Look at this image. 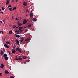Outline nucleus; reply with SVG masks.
<instances>
[{"mask_svg": "<svg viewBox=\"0 0 78 78\" xmlns=\"http://www.w3.org/2000/svg\"><path fill=\"white\" fill-rule=\"evenodd\" d=\"M15 42L16 44H17L18 45H20V44H19V40L17 39H16L15 40Z\"/></svg>", "mask_w": 78, "mask_h": 78, "instance_id": "nucleus-1", "label": "nucleus"}, {"mask_svg": "<svg viewBox=\"0 0 78 78\" xmlns=\"http://www.w3.org/2000/svg\"><path fill=\"white\" fill-rule=\"evenodd\" d=\"M16 50L19 53H22V51L20 48H16Z\"/></svg>", "mask_w": 78, "mask_h": 78, "instance_id": "nucleus-2", "label": "nucleus"}, {"mask_svg": "<svg viewBox=\"0 0 78 78\" xmlns=\"http://www.w3.org/2000/svg\"><path fill=\"white\" fill-rule=\"evenodd\" d=\"M4 67H5V66H4V65H3V64H1L0 66L1 68L2 69H3V68Z\"/></svg>", "mask_w": 78, "mask_h": 78, "instance_id": "nucleus-3", "label": "nucleus"}, {"mask_svg": "<svg viewBox=\"0 0 78 78\" xmlns=\"http://www.w3.org/2000/svg\"><path fill=\"white\" fill-rule=\"evenodd\" d=\"M27 22V21L26 20H24L23 22V24L25 25V24Z\"/></svg>", "mask_w": 78, "mask_h": 78, "instance_id": "nucleus-4", "label": "nucleus"}, {"mask_svg": "<svg viewBox=\"0 0 78 78\" xmlns=\"http://www.w3.org/2000/svg\"><path fill=\"white\" fill-rule=\"evenodd\" d=\"M15 36L16 37H18V38H20V36L16 34Z\"/></svg>", "mask_w": 78, "mask_h": 78, "instance_id": "nucleus-5", "label": "nucleus"}, {"mask_svg": "<svg viewBox=\"0 0 78 78\" xmlns=\"http://www.w3.org/2000/svg\"><path fill=\"white\" fill-rule=\"evenodd\" d=\"M4 46L5 47H6V48H9V46H8L7 44H5Z\"/></svg>", "mask_w": 78, "mask_h": 78, "instance_id": "nucleus-6", "label": "nucleus"}, {"mask_svg": "<svg viewBox=\"0 0 78 78\" xmlns=\"http://www.w3.org/2000/svg\"><path fill=\"white\" fill-rule=\"evenodd\" d=\"M0 54H1V55H3V54H4V52L2 51H1Z\"/></svg>", "mask_w": 78, "mask_h": 78, "instance_id": "nucleus-7", "label": "nucleus"}, {"mask_svg": "<svg viewBox=\"0 0 78 78\" xmlns=\"http://www.w3.org/2000/svg\"><path fill=\"white\" fill-rule=\"evenodd\" d=\"M33 14L32 13H31L29 14L30 17H32V16H33Z\"/></svg>", "mask_w": 78, "mask_h": 78, "instance_id": "nucleus-8", "label": "nucleus"}, {"mask_svg": "<svg viewBox=\"0 0 78 78\" xmlns=\"http://www.w3.org/2000/svg\"><path fill=\"white\" fill-rule=\"evenodd\" d=\"M7 56H8V55L6 54H4L3 57L4 58H6V57H7Z\"/></svg>", "mask_w": 78, "mask_h": 78, "instance_id": "nucleus-9", "label": "nucleus"}, {"mask_svg": "<svg viewBox=\"0 0 78 78\" xmlns=\"http://www.w3.org/2000/svg\"><path fill=\"white\" fill-rule=\"evenodd\" d=\"M5 74H9V72H8L7 70L5 71Z\"/></svg>", "mask_w": 78, "mask_h": 78, "instance_id": "nucleus-10", "label": "nucleus"}, {"mask_svg": "<svg viewBox=\"0 0 78 78\" xmlns=\"http://www.w3.org/2000/svg\"><path fill=\"white\" fill-rule=\"evenodd\" d=\"M7 2L6 3V5H8V4H9V1H8V0H7Z\"/></svg>", "mask_w": 78, "mask_h": 78, "instance_id": "nucleus-11", "label": "nucleus"}, {"mask_svg": "<svg viewBox=\"0 0 78 78\" xmlns=\"http://www.w3.org/2000/svg\"><path fill=\"white\" fill-rule=\"evenodd\" d=\"M24 40V38L23 37L21 38V40H20L21 42H23V41Z\"/></svg>", "mask_w": 78, "mask_h": 78, "instance_id": "nucleus-12", "label": "nucleus"}, {"mask_svg": "<svg viewBox=\"0 0 78 78\" xmlns=\"http://www.w3.org/2000/svg\"><path fill=\"white\" fill-rule=\"evenodd\" d=\"M16 53V50H12V53Z\"/></svg>", "mask_w": 78, "mask_h": 78, "instance_id": "nucleus-13", "label": "nucleus"}, {"mask_svg": "<svg viewBox=\"0 0 78 78\" xmlns=\"http://www.w3.org/2000/svg\"><path fill=\"white\" fill-rule=\"evenodd\" d=\"M26 44L25 41H23V42L22 43V44L23 45V44Z\"/></svg>", "mask_w": 78, "mask_h": 78, "instance_id": "nucleus-14", "label": "nucleus"}, {"mask_svg": "<svg viewBox=\"0 0 78 78\" xmlns=\"http://www.w3.org/2000/svg\"><path fill=\"white\" fill-rule=\"evenodd\" d=\"M33 20L34 22H35L36 20V18H34L33 19Z\"/></svg>", "mask_w": 78, "mask_h": 78, "instance_id": "nucleus-15", "label": "nucleus"}, {"mask_svg": "<svg viewBox=\"0 0 78 78\" xmlns=\"http://www.w3.org/2000/svg\"><path fill=\"white\" fill-rule=\"evenodd\" d=\"M30 41V38H27L25 40V41Z\"/></svg>", "mask_w": 78, "mask_h": 78, "instance_id": "nucleus-16", "label": "nucleus"}, {"mask_svg": "<svg viewBox=\"0 0 78 78\" xmlns=\"http://www.w3.org/2000/svg\"><path fill=\"white\" fill-rule=\"evenodd\" d=\"M5 59L6 60V61H8V59L9 58L8 57H6L5 58Z\"/></svg>", "mask_w": 78, "mask_h": 78, "instance_id": "nucleus-17", "label": "nucleus"}, {"mask_svg": "<svg viewBox=\"0 0 78 78\" xmlns=\"http://www.w3.org/2000/svg\"><path fill=\"white\" fill-rule=\"evenodd\" d=\"M12 31L10 30V31L9 32V34H12Z\"/></svg>", "mask_w": 78, "mask_h": 78, "instance_id": "nucleus-18", "label": "nucleus"}, {"mask_svg": "<svg viewBox=\"0 0 78 78\" xmlns=\"http://www.w3.org/2000/svg\"><path fill=\"white\" fill-rule=\"evenodd\" d=\"M22 28H23V27H21L19 28V30H22Z\"/></svg>", "mask_w": 78, "mask_h": 78, "instance_id": "nucleus-19", "label": "nucleus"}, {"mask_svg": "<svg viewBox=\"0 0 78 78\" xmlns=\"http://www.w3.org/2000/svg\"><path fill=\"white\" fill-rule=\"evenodd\" d=\"M7 53H9V55H10V56H11V52H9V51H8L7 52Z\"/></svg>", "mask_w": 78, "mask_h": 78, "instance_id": "nucleus-20", "label": "nucleus"}, {"mask_svg": "<svg viewBox=\"0 0 78 78\" xmlns=\"http://www.w3.org/2000/svg\"><path fill=\"white\" fill-rule=\"evenodd\" d=\"M16 7H14L13 9H12V10L13 11H14V10H16Z\"/></svg>", "mask_w": 78, "mask_h": 78, "instance_id": "nucleus-21", "label": "nucleus"}, {"mask_svg": "<svg viewBox=\"0 0 78 78\" xmlns=\"http://www.w3.org/2000/svg\"><path fill=\"white\" fill-rule=\"evenodd\" d=\"M23 5L24 6H26L27 5V3L26 2H24L23 3Z\"/></svg>", "mask_w": 78, "mask_h": 78, "instance_id": "nucleus-22", "label": "nucleus"}, {"mask_svg": "<svg viewBox=\"0 0 78 78\" xmlns=\"http://www.w3.org/2000/svg\"><path fill=\"white\" fill-rule=\"evenodd\" d=\"M6 43L7 44H10V42H9V41H7L6 42Z\"/></svg>", "mask_w": 78, "mask_h": 78, "instance_id": "nucleus-23", "label": "nucleus"}, {"mask_svg": "<svg viewBox=\"0 0 78 78\" xmlns=\"http://www.w3.org/2000/svg\"><path fill=\"white\" fill-rule=\"evenodd\" d=\"M23 59H26L27 58V57H26L25 56H23Z\"/></svg>", "mask_w": 78, "mask_h": 78, "instance_id": "nucleus-24", "label": "nucleus"}, {"mask_svg": "<svg viewBox=\"0 0 78 78\" xmlns=\"http://www.w3.org/2000/svg\"><path fill=\"white\" fill-rule=\"evenodd\" d=\"M18 59H20V60L21 61L22 60V58L20 57L18 58Z\"/></svg>", "mask_w": 78, "mask_h": 78, "instance_id": "nucleus-25", "label": "nucleus"}, {"mask_svg": "<svg viewBox=\"0 0 78 78\" xmlns=\"http://www.w3.org/2000/svg\"><path fill=\"white\" fill-rule=\"evenodd\" d=\"M8 9H9V10L10 11H12V8H9Z\"/></svg>", "mask_w": 78, "mask_h": 78, "instance_id": "nucleus-26", "label": "nucleus"}, {"mask_svg": "<svg viewBox=\"0 0 78 78\" xmlns=\"http://www.w3.org/2000/svg\"><path fill=\"white\" fill-rule=\"evenodd\" d=\"M28 27H31V24H28Z\"/></svg>", "mask_w": 78, "mask_h": 78, "instance_id": "nucleus-27", "label": "nucleus"}, {"mask_svg": "<svg viewBox=\"0 0 78 78\" xmlns=\"http://www.w3.org/2000/svg\"><path fill=\"white\" fill-rule=\"evenodd\" d=\"M8 8H11V5H9L8 6Z\"/></svg>", "mask_w": 78, "mask_h": 78, "instance_id": "nucleus-28", "label": "nucleus"}, {"mask_svg": "<svg viewBox=\"0 0 78 78\" xmlns=\"http://www.w3.org/2000/svg\"><path fill=\"white\" fill-rule=\"evenodd\" d=\"M27 31H28V30H27V29L25 30H24V32H25V33H26V32H27Z\"/></svg>", "mask_w": 78, "mask_h": 78, "instance_id": "nucleus-29", "label": "nucleus"}, {"mask_svg": "<svg viewBox=\"0 0 78 78\" xmlns=\"http://www.w3.org/2000/svg\"><path fill=\"white\" fill-rule=\"evenodd\" d=\"M19 26H21V25H22V23H20L19 24H18Z\"/></svg>", "mask_w": 78, "mask_h": 78, "instance_id": "nucleus-30", "label": "nucleus"}, {"mask_svg": "<svg viewBox=\"0 0 78 78\" xmlns=\"http://www.w3.org/2000/svg\"><path fill=\"white\" fill-rule=\"evenodd\" d=\"M4 9H5V8L4 7L2 8V10L3 11H4Z\"/></svg>", "mask_w": 78, "mask_h": 78, "instance_id": "nucleus-31", "label": "nucleus"}, {"mask_svg": "<svg viewBox=\"0 0 78 78\" xmlns=\"http://www.w3.org/2000/svg\"><path fill=\"white\" fill-rule=\"evenodd\" d=\"M13 28H16V26L14 25H13Z\"/></svg>", "mask_w": 78, "mask_h": 78, "instance_id": "nucleus-32", "label": "nucleus"}, {"mask_svg": "<svg viewBox=\"0 0 78 78\" xmlns=\"http://www.w3.org/2000/svg\"><path fill=\"white\" fill-rule=\"evenodd\" d=\"M15 20H19V19H18L17 18H15Z\"/></svg>", "mask_w": 78, "mask_h": 78, "instance_id": "nucleus-33", "label": "nucleus"}, {"mask_svg": "<svg viewBox=\"0 0 78 78\" xmlns=\"http://www.w3.org/2000/svg\"><path fill=\"white\" fill-rule=\"evenodd\" d=\"M3 51H4V52H5V49L4 48H3Z\"/></svg>", "mask_w": 78, "mask_h": 78, "instance_id": "nucleus-34", "label": "nucleus"}, {"mask_svg": "<svg viewBox=\"0 0 78 78\" xmlns=\"http://www.w3.org/2000/svg\"><path fill=\"white\" fill-rule=\"evenodd\" d=\"M10 78H14V76H11L10 77Z\"/></svg>", "mask_w": 78, "mask_h": 78, "instance_id": "nucleus-35", "label": "nucleus"}, {"mask_svg": "<svg viewBox=\"0 0 78 78\" xmlns=\"http://www.w3.org/2000/svg\"><path fill=\"white\" fill-rule=\"evenodd\" d=\"M17 23H18V25H19L20 23V21H18L17 22Z\"/></svg>", "mask_w": 78, "mask_h": 78, "instance_id": "nucleus-36", "label": "nucleus"}, {"mask_svg": "<svg viewBox=\"0 0 78 78\" xmlns=\"http://www.w3.org/2000/svg\"><path fill=\"white\" fill-rule=\"evenodd\" d=\"M2 76V73H0V76Z\"/></svg>", "mask_w": 78, "mask_h": 78, "instance_id": "nucleus-37", "label": "nucleus"}, {"mask_svg": "<svg viewBox=\"0 0 78 78\" xmlns=\"http://www.w3.org/2000/svg\"><path fill=\"white\" fill-rule=\"evenodd\" d=\"M2 33V34H3V32L1 31H0V33Z\"/></svg>", "mask_w": 78, "mask_h": 78, "instance_id": "nucleus-38", "label": "nucleus"}, {"mask_svg": "<svg viewBox=\"0 0 78 78\" xmlns=\"http://www.w3.org/2000/svg\"><path fill=\"white\" fill-rule=\"evenodd\" d=\"M0 13H2V14H3V12H2V11H1L0 12Z\"/></svg>", "mask_w": 78, "mask_h": 78, "instance_id": "nucleus-39", "label": "nucleus"}, {"mask_svg": "<svg viewBox=\"0 0 78 78\" xmlns=\"http://www.w3.org/2000/svg\"><path fill=\"white\" fill-rule=\"evenodd\" d=\"M27 54H28V53H29V51H27Z\"/></svg>", "mask_w": 78, "mask_h": 78, "instance_id": "nucleus-40", "label": "nucleus"}, {"mask_svg": "<svg viewBox=\"0 0 78 78\" xmlns=\"http://www.w3.org/2000/svg\"><path fill=\"white\" fill-rule=\"evenodd\" d=\"M15 59H16V60H17H17H18V59L17 58H16Z\"/></svg>", "mask_w": 78, "mask_h": 78, "instance_id": "nucleus-41", "label": "nucleus"}, {"mask_svg": "<svg viewBox=\"0 0 78 78\" xmlns=\"http://www.w3.org/2000/svg\"><path fill=\"white\" fill-rule=\"evenodd\" d=\"M16 33V34H19V33H20L19 32H17Z\"/></svg>", "mask_w": 78, "mask_h": 78, "instance_id": "nucleus-42", "label": "nucleus"}, {"mask_svg": "<svg viewBox=\"0 0 78 78\" xmlns=\"http://www.w3.org/2000/svg\"><path fill=\"white\" fill-rule=\"evenodd\" d=\"M19 26H18V27H16V29H17V28H19Z\"/></svg>", "mask_w": 78, "mask_h": 78, "instance_id": "nucleus-43", "label": "nucleus"}, {"mask_svg": "<svg viewBox=\"0 0 78 78\" xmlns=\"http://www.w3.org/2000/svg\"><path fill=\"white\" fill-rule=\"evenodd\" d=\"M27 62H24V64H26Z\"/></svg>", "mask_w": 78, "mask_h": 78, "instance_id": "nucleus-44", "label": "nucleus"}, {"mask_svg": "<svg viewBox=\"0 0 78 78\" xmlns=\"http://www.w3.org/2000/svg\"><path fill=\"white\" fill-rule=\"evenodd\" d=\"M13 2H14V0H12V3H13Z\"/></svg>", "mask_w": 78, "mask_h": 78, "instance_id": "nucleus-45", "label": "nucleus"}, {"mask_svg": "<svg viewBox=\"0 0 78 78\" xmlns=\"http://www.w3.org/2000/svg\"><path fill=\"white\" fill-rule=\"evenodd\" d=\"M0 22H1V23H3V21H0Z\"/></svg>", "mask_w": 78, "mask_h": 78, "instance_id": "nucleus-46", "label": "nucleus"}, {"mask_svg": "<svg viewBox=\"0 0 78 78\" xmlns=\"http://www.w3.org/2000/svg\"><path fill=\"white\" fill-rule=\"evenodd\" d=\"M25 51H23V53H24Z\"/></svg>", "mask_w": 78, "mask_h": 78, "instance_id": "nucleus-47", "label": "nucleus"}, {"mask_svg": "<svg viewBox=\"0 0 78 78\" xmlns=\"http://www.w3.org/2000/svg\"><path fill=\"white\" fill-rule=\"evenodd\" d=\"M22 32V30H21L20 31V32L21 33V32Z\"/></svg>", "mask_w": 78, "mask_h": 78, "instance_id": "nucleus-48", "label": "nucleus"}, {"mask_svg": "<svg viewBox=\"0 0 78 78\" xmlns=\"http://www.w3.org/2000/svg\"><path fill=\"white\" fill-rule=\"evenodd\" d=\"M16 32H17V30H16L15 31V33H16Z\"/></svg>", "mask_w": 78, "mask_h": 78, "instance_id": "nucleus-49", "label": "nucleus"}, {"mask_svg": "<svg viewBox=\"0 0 78 78\" xmlns=\"http://www.w3.org/2000/svg\"><path fill=\"white\" fill-rule=\"evenodd\" d=\"M25 42H26V44H27V42L26 41Z\"/></svg>", "mask_w": 78, "mask_h": 78, "instance_id": "nucleus-50", "label": "nucleus"}, {"mask_svg": "<svg viewBox=\"0 0 78 78\" xmlns=\"http://www.w3.org/2000/svg\"><path fill=\"white\" fill-rule=\"evenodd\" d=\"M19 32V30H17V32Z\"/></svg>", "mask_w": 78, "mask_h": 78, "instance_id": "nucleus-51", "label": "nucleus"}, {"mask_svg": "<svg viewBox=\"0 0 78 78\" xmlns=\"http://www.w3.org/2000/svg\"><path fill=\"white\" fill-rule=\"evenodd\" d=\"M24 28H27V27H24Z\"/></svg>", "mask_w": 78, "mask_h": 78, "instance_id": "nucleus-52", "label": "nucleus"}, {"mask_svg": "<svg viewBox=\"0 0 78 78\" xmlns=\"http://www.w3.org/2000/svg\"><path fill=\"white\" fill-rule=\"evenodd\" d=\"M12 20H14V18H12Z\"/></svg>", "mask_w": 78, "mask_h": 78, "instance_id": "nucleus-53", "label": "nucleus"}, {"mask_svg": "<svg viewBox=\"0 0 78 78\" xmlns=\"http://www.w3.org/2000/svg\"><path fill=\"white\" fill-rule=\"evenodd\" d=\"M16 58H17V56H15Z\"/></svg>", "mask_w": 78, "mask_h": 78, "instance_id": "nucleus-54", "label": "nucleus"}, {"mask_svg": "<svg viewBox=\"0 0 78 78\" xmlns=\"http://www.w3.org/2000/svg\"><path fill=\"white\" fill-rule=\"evenodd\" d=\"M1 11V9H0V12Z\"/></svg>", "mask_w": 78, "mask_h": 78, "instance_id": "nucleus-55", "label": "nucleus"}, {"mask_svg": "<svg viewBox=\"0 0 78 78\" xmlns=\"http://www.w3.org/2000/svg\"><path fill=\"white\" fill-rule=\"evenodd\" d=\"M16 2H17V0H16Z\"/></svg>", "mask_w": 78, "mask_h": 78, "instance_id": "nucleus-56", "label": "nucleus"}, {"mask_svg": "<svg viewBox=\"0 0 78 78\" xmlns=\"http://www.w3.org/2000/svg\"><path fill=\"white\" fill-rule=\"evenodd\" d=\"M11 41H13V40H11Z\"/></svg>", "mask_w": 78, "mask_h": 78, "instance_id": "nucleus-57", "label": "nucleus"}, {"mask_svg": "<svg viewBox=\"0 0 78 78\" xmlns=\"http://www.w3.org/2000/svg\"><path fill=\"white\" fill-rule=\"evenodd\" d=\"M16 46H15V47H16Z\"/></svg>", "mask_w": 78, "mask_h": 78, "instance_id": "nucleus-58", "label": "nucleus"}, {"mask_svg": "<svg viewBox=\"0 0 78 78\" xmlns=\"http://www.w3.org/2000/svg\"><path fill=\"white\" fill-rule=\"evenodd\" d=\"M15 48V47L13 48Z\"/></svg>", "mask_w": 78, "mask_h": 78, "instance_id": "nucleus-59", "label": "nucleus"}, {"mask_svg": "<svg viewBox=\"0 0 78 78\" xmlns=\"http://www.w3.org/2000/svg\"><path fill=\"white\" fill-rule=\"evenodd\" d=\"M20 19H21V18H20Z\"/></svg>", "mask_w": 78, "mask_h": 78, "instance_id": "nucleus-60", "label": "nucleus"}]
</instances>
